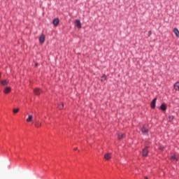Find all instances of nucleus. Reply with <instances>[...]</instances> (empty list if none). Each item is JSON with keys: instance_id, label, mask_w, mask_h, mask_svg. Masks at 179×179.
Segmentation results:
<instances>
[{"instance_id": "f257e3e1", "label": "nucleus", "mask_w": 179, "mask_h": 179, "mask_svg": "<svg viewBox=\"0 0 179 179\" xmlns=\"http://www.w3.org/2000/svg\"><path fill=\"white\" fill-rule=\"evenodd\" d=\"M148 127V124H143V127L141 128V132L143 135H146L149 132V129Z\"/></svg>"}, {"instance_id": "f03ea898", "label": "nucleus", "mask_w": 179, "mask_h": 179, "mask_svg": "<svg viewBox=\"0 0 179 179\" xmlns=\"http://www.w3.org/2000/svg\"><path fill=\"white\" fill-rule=\"evenodd\" d=\"M148 149H149V148H148V147H145L143 149L142 153H143V157H148V155H149V150Z\"/></svg>"}, {"instance_id": "7ed1b4c3", "label": "nucleus", "mask_w": 179, "mask_h": 179, "mask_svg": "<svg viewBox=\"0 0 179 179\" xmlns=\"http://www.w3.org/2000/svg\"><path fill=\"white\" fill-rule=\"evenodd\" d=\"M45 41V35L44 34H42L39 37V42L41 43V44H44Z\"/></svg>"}, {"instance_id": "20e7f679", "label": "nucleus", "mask_w": 179, "mask_h": 179, "mask_svg": "<svg viewBox=\"0 0 179 179\" xmlns=\"http://www.w3.org/2000/svg\"><path fill=\"white\" fill-rule=\"evenodd\" d=\"M156 101H157V98H155L151 102V108L155 109L156 108Z\"/></svg>"}, {"instance_id": "39448f33", "label": "nucleus", "mask_w": 179, "mask_h": 179, "mask_svg": "<svg viewBox=\"0 0 179 179\" xmlns=\"http://www.w3.org/2000/svg\"><path fill=\"white\" fill-rule=\"evenodd\" d=\"M75 23L78 29H82V23L80 22V20H76Z\"/></svg>"}, {"instance_id": "423d86ee", "label": "nucleus", "mask_w": 179, "mask_h": 179, "mask_svg": "<svg viewBox=\"0 0 179 179\" xmlns=\"http://www.w3.org/2000/svg\"><path fill=\"white\" fill-rule=\"evenodd\" d=\"M10 92H12V88H10V87H6L3 91V93L8 94V93H10Z\"/></svg>"}, {"instance_id": "0eeeda50", "label": "nucleus", "mask_w": 179, "mask_h": 179, "mask_svg": "<svg viewBox=\"0 0 179 179\" xmlns=\"http://www.w3.org/2000/svg\"><path fill=\"white\" fill-rule=\"evenodd\" d=\"M160 110H162V111H166V110H167V105L166 103H163L160 106Z\"/></svg>"}, {"instance_id": "6e6552de", "label": "nucleus", "mask_w": 179, "mask_h": 179, "mask_svg": "<svg viewBox=\"0 0 179 179\" xmlns=\"http://www.w3.org/2000/svg\"><path fill=\"white\" fill-rule=\"evenodd\" d=\"M54 26H58L59 24V18H55L52 21Z\"/></svg>"}, {"instance_id": "1a4fd4ad", "label": "nucleus", "mask_w": 179, "mask_h": 179, "mask_svg": "<svg viewBox=\"0 0 179 179\" xmlns=\"http://www.w3.org/2000/svg\"><path fill=\"white\" fill-rule=\"evenodd\" d=\"M34 92L36 96H40V93H41V90L38 88L34 89Z\"/></svg>"}, {"instance_id": "9d476101", "label": "nucleus", "mask_w": 179, "mask_h": 179, "mask_svg": "<svg viewBox=\"0 0 179 179\" xmlns=\"http://www.w3.org/2000/svg\"><path fill=\"white\" fill-rule=\"evenodd\" d=\"M8 83H9V81L6 80H3L1 81V85H2L3 86H6V85H8Z\"/></svg>"}, {"instance_id": "9b49d317", "label": "nucleus", "mask_w": 179, "mask_h": 179, "mask_svg": "<svg viewBox=\"0 0 179 179\" xmlns=\"http://www.w3.org/2000/svg\"><path fill=\"white\" fill-rule=\"evenodd\" d=\"M173 86L175 90H178L179 92V82H176Z\"/></svg>"}, {"instance_id": "f8f14e48", "label": "nucleus", "mask_w": 179, "mask_h": 179, "mask_svg": "<svg viewBox=\"0 0 179 179\" xmlns=\"http://www.w3.org/2000/svg\"><path fill=\"white\" fill-rule=\"evenodd\" d=\"M173 33H175L176 37H179V31H178V29L174 28V29H173Z\"/></svg>"}, {"instance_id": "ddd939ff", "label": "nucleus", "mask_w": 179, "mask_h": 179, "mask_svg": "<svg viewBox=\"0 0 179 179\" xmlns=\"http://www.w3.org/2000/svg\"><path fill=\"white\" fill-rule=\"evenodd\" d=\"M124 137H125V134H117V138L120 140L123 139Z\"/></svg>"}, {"instance_id": "4468645a", "label": "nucleus", "mask_w": 179, "mask_h": 179, "mask_svg": "<svg viewBox=\"0 0 179 179\" xmlns=\"http://www.w3.org/2000/svg\"><path fill=\"white\" fill-rule=\"evenodd\" d=\"M31 121H33V115H29L27 119V122H31Z\"/></svg>"}, {"instance_id": "2eb2a0df", "label": "nucleus", "mask_w": 179, "mask_h": 179, "mask_svg": "<svg viewBox=\"0 0 179 179\" xmlns=\"http://www.w3.org/2000/svg\"><path fill=\"white\" fill-rule=\"evenodd\" d=\"M107 79V76H106V74H103L101 77V82H104V80H106Z\"/></svg>"}, {"instance_id": "dca6fc26", "label": "nucleus", "mask_w": 179, "mask_h": 179, "mask_svg": "<svg viewBox=\"0 0 179 179\" xmlns=\"http://www.w3.org/2000/svg\"><path fill=\"white\" fill-rule=\"evenodd\" d=\"M104 158L106 159V160H110L111 159V157L110 156V154L107 153L105 154Z\"/></svg>"}, {"instance_id": "f3484780", "label": "nucleus", "mask_w": 179, "mask_h": 179, "mask_svg": "<svg viewBox=\"0 0 179 179\" xmlns=\"http://www.w3.org/2000/svg\"><path fill=\"white\" fill-rule=\"evenodd\" d=\"M57 107H58L59 110H62V109H64V103H59L58 106H57Z\"/></svg>"}, {"instance_id": "a211bd4d", "label": "nucleus", "mask_w": 179, "mask_h": 179, "mask_svg": "<svg viewBox=\"0 0 179 179\" xmlns=\"http://www.w3.org/2000/svg\"><path fill=\"white\" fill-rule=\"evenodd\" d=\"M150 142H149V141H145V148H148L149 149V148H150Z\"/></svg>"}, {"instance_id": "6ab92c4d", "label": "nucleus", "mask_w": 179, "mask_h": 179, "mask_svg": "<svg viewBox=\"0 0 179 179\" xmlns=\"http://www.w3.org/2000/svg\"><path fill=\"white\" fill-rule=\"evenodd\" d=\"M169 120V122H171L173 121V120H174V116L173 115H169L168 117Z\"/></svg>"}, {"instance_id": "aec40b11", "label": "nucleus", "mask_w": 179, "mask_h": 179, "mask_svg": "<svg viewBox=\"0 0 179 179\" xmlns=\"http://www.w3.org/2000/svg\"><path fill=\"white\" fill-rule=\"evenodd\" d=\"M35 127H36L37 128H38V127H41V122H36Z\"/></svg>"}, {"instance_id": "412c9836", "label": "nucleus", "mask_w": 179, "mask_h": 179, "mask_svg": "<svg viewBox=\"0 0 179 179\" xmlns=\"http://www.w3.org/2000/svg\"><path fill=\"white\" fill-rule=\"evenodd\" d=\"M171 160H176V162H178V159H177V157H176V155H173L171 157Z\"/></svg>"}, {"instance_id": "4be33fe9", "label": "nucleus", "mask_w": 179, "mask_h": 179, "mask_svg": "<svg viewBox=\"0 0 179 179\" xmlns=\"http://www.w3.org/2000/svg\"><path fill=\"white\" fill-rule=\"evenodd\" d=\"M13 112L14 114H17V113H19V108H14Z\"/></svg>"}, {"instance_id": "5701e85b", "label": "nucleus", "mask_w": 179, "mask_h": 179, "mask_svg": "<svg viewBox=\"0 0 179 179\" xmlns=\"http://www.w3.org/2000/svg\"><path fill=\"white\" fill-rule=\"evenodd\" d=\"M159 150L163 152V150H164V146H163V145L159 146Z\"/></svg>"}, {"instance_id": "b1692460", "label": "nucleus", "mask_w": 179, "mask_h": 179, "mask_svg": "<svg viewBox=\"0 0 179 179\" xmlns=\"http://www.w3.org/2000/svg\"><path fill=\"white\" fill-rule=\"evenodd\" d=\"M150 36H152V31H150L148 32V37H150Z\"/></svg>"}, {"instance_id": "393cba45", "label": "nucleus", "mask_w": 179, "mask_h": 179, "mask_svg": "<svg viewBox=\"0 0 179 179\" xmlns=\"http://www.w3.org/2000/svg\"><path fill=\"white\" fill-rule=\"evenodd\" d=\"M38 66V63H36L35 64V66Z\"/></svg>"}, {"instance_id": "a878e982", "label": "nucleus", "mask_w": 179, "mask_h": 179, "mask_svg": "<svg viewBox=\"0 0 179 179\" xmlns=\"http://www.w3.org/2000/svg\"><path fill=\"white\" fill-rule=\"evenodd\" d=\"M74 150H78V148H74Z\"/></svg>"}, {"instance_id": "bb28decb", "label": "nucleus", "mask_w": 179, "mask_h": 179, "mask_svg": "<svg viewBox=\"0 0 179 179\" xmlns=\"http://www.w3.org/2000/svg\"><path fill=\"white\" fill-rule=\"evenodd\" d=\"M145 179H148V176H145Z\"/></svg>"}, {"instance_id": "cd10ccee", "label": "nucleus", "mask_w": 179, "mask_h": 179, "mask_svg": "<svg viewBox=\"0 0 179 179\" xmlns=\"http://www.w3.org/2000/svg\"><path fill=\"white\" fill-rule=\"evenodd\" d=\"M0 78H1V73H0Z\"/></svg>"}]
</instances>
